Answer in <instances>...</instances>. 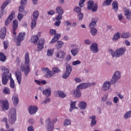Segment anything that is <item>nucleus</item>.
I'll return each mask as SVG.
<instances>
[{
	"instance_id": "f257e3e1",
	"label": "nucleus",
	"mask_w": 131,
	"mask_h": 131,
	"mask_svg": "<svg viewBox=\"0 0 131 131\" xmlns=\"http://www.w3.org/2000/svg\"><path fill=\"white\" fill-rule=\"evenodd\" d=\"M30 60L29 59V54L26 53L25 54V64H22L20 66L21 71L25 72L24 74L25 76H28L29 72H30V68H29V63Z\"/></svg>"
},
{
	"instance_id": "f03ea898",
	"label": "nucleus",
	"mask_w": 131,
	"mask_h": 131,
	"mask_svg": "<svg viewBox=\"0 0 131 131\" xmlns=\"http://www.w3.org/2000/svg\"><path fill=\"white\" fill-rule=\"evenodd\" d=\"M85 89H86V86L85 85H83L82 83L77 85L76 90L73 91L74 97L77 98H80L82 95L80 90H84Z\"/></svg>"
},
{
	"instance_id": "7ed1b4c3",
	"label": "nucleus",
	"mask_w": 131,
	"mask_h": 131,
	"mask_svg": "<svg viewBox=\"0 0 131 131\" xmlns=\"http://www.w3.org/2000/svg\"><path fill=\"white\" fill-rule=\"evenodd\" d=\"M121 78L120 72L118 71H116L112 77L110 82L112 84H115L117 83V81L119 80V79Z\"/></svg>"
},
{
	"instance_id": "20e7f679",
	"label": "nucleus",
	"mask_w": 131,
	"mask_h": 131,
	"mask_svg": "<svg viewBox=\"0 0 131 131\" xmlns=\"http://www.w3.org/2000/svg\"><path fill=\"white\" fill-rule=\"evenodd\" d=\"M88 10H92V12L95 13L98 10V4H94V1L90 0L88 2Z\"/></svg>"
},
{
	"instance_id": "39448f33",
	"label": "nucleus",
	"mask_w": 131,
	"mask_h": 131,
	"mask_svg": "<svg viewBox=\"0 0 131 131\" xmlns=\"http://www.w3.org/2000/svg\"><path fill=\"white\" fill-rule=\"evenodd\" d=\"M10 114L11 117L9 119V123H10V124H14L16 120V116L17 114L16 113V109L14 108L10 109Z\"/></svg>"
},
{
	"instance_id": "423d86ee",
	"label": "nucleus",
	"mask_w": 131,
	"mask_h": 131,
	"mask_svg": "<svg viewBox=\"0 0 131 131\" xmlns=\"http://www.w3.org/2000/svg\"><path fill=\"white\" fill-rule=\"evenodd\" d=\"M41 69L44 73H46L44 76V77H46V78H50V77L55 75V73L53 71H50V69L48 68H41Z\"/></svg>"
},
{
	"instance_id": "0eeeda50",
	"label": "nucleus",
	"mask_w": 131,
	"mask_h": 131,
	"mask_svg": "<svg viewBox=\"0 0 131 131\" xmlns=\"http://www.w3.org/2000/svg\"><path fill=\"white\" fill-rule=\"evenodd\" d=\"M0 104L1 105V108L2 110V111H7V110H9V101H8V100H1L0 101Z\"/></svg>"
},
{
	"instance_id": "6e6552de",
	"label": "nucleus",
	"mask_w": 131,
	"mask_h": 131,
	"mask_svg": "<svg viewBox=\"0 0 131 131\" xmlns=\"http://www.w3.org/2000/svg\"><path fill=\"white\" fill-rule=\"evenodd\" d=\"M125 51H126L125 47L118 48L116 50V58H119V57L123 56V55H124V53H125Z\"/></svg>"
},
{
	"instance_id": "1a4fd4ad",
	"label": "nucleus",
	"mask_w": 131,
	"mask_h": 131,
	"mask_svg": "<svg viewBox=\"0 0 131 131\" xmlns=\"http://www.w3.org/2000/svg\"><path fill=\"white\" fill-rule=\"evenodd\" d=\"M25 33H19L17 38H16V46L20 47L21 46V41L24 40V36H25Z\"/></svg>"
},
{
	"instance_id": "9d476101",
	"label": "nucleus",
	"mask_w": 131,
	"mask_h": 131,
	"mask_svg": "<svg viewBox=\"0 0 131 131\" xmlns=\"http://www.w3.org/2000/svg\"><path fill=\"white\" fill-rule=\"evenodd\" d=\"M55 57L57 59H62V60H64V59H65V57H66V53H65L63 51L58 50L55 53Z\"/></svg>"
},
{
	"instance_id": "9b49d317",
	"label": "nucleus",
	"mask_w": 131,
	"mask_h": 131,
	"mask_svg": "<svg viewBox=\"0 0 131 131\" xmlns=\"http://www.w3.org/2000/svg\"><path fill=\"white\" fill-rule=\"evenodd\" d=\"M111 82L109 81H105L103 85H102V91H104V92H107V91H109V92H111V90H110V89H111Z\"/></svg>"
},
{
	"instance_id": "f8f14e48",
	"label": "nucleus",
	"mask_w": 131,
	"mask_h": 131,
	"mask_svg": "<svg viewBox=\"0 0 131 131\" xmlns=\"http://www.w3.org/2000/svg\"><path fill=\"white\" fill-rule=\"evenodd\" d=\"M46 123L47 124V128L48 131H53L54 130V124L52 123L51 122V119L48 118L46 120Z\"/></svg>"
},
{
	"instance_id": "ddd939ff",
	"label": "nucleus",
	"mask_w": 131,
	"mask_h": 131,
	"mask_svg": "<svg viewBox=\"0 0 131 131\" xmlns=\"http://www.w3.org/2000/svg\"><path fill=\"white\" fill-rule=\"evenodd\" d=\"M28 110L30 115H33V114H35V113L37 112L38 108H37V106L35 105H31L29 107Z\"/></svg>"
},
{
	"instance_id": "4468645a",
	"label": "nucleus",
	"mask_w": 131,
	"mask_h": 131,
	"mask_svg": "<svg viewBox=\"0 0 131 131\" xmlns=\"http://www.w3.org/2000/svg\"><path fill=\"white\" fill-rule=\"evenodd\" d=\"M15 76L17 80L18 84H21V81L22 80V74L20 70H17L15 72Z\"/></svg>"
},
{
	"instance_id": "2eb2a0df",
	"label": "nucleus",
	"mask_w": 131,
	"mask_h": 131,
	"mask_svg": "<svg viewBox=\"0 0 131 131\" xmlns=\"http://www.w3.org/2000/svg\"><path fill=\"white\" fill-rule=\"evenodd\" d=\"M14 15H15V12L12 11L11 14L9 15L8 17L5 20V25L6 26H8L13 20V18H14Z\"/></svg>"
},
{
	"instance_id": "dca6fc26",
	"label": "nucleus",
	"mask_w": 131,
	"mask_h": 131,
	"mask_svg": "<svg viewBox=\"0 0 131 131\" xmlns=\"http://www.w3.org/2000/svg\"><path fill=\"white\" fill-rule=\"evenodd\" d=\"M11 73L10 74L9 76H2V82L4 85H7L8 84V81H9V79L11 78Z\"/></svg>"
},
{
	"instance_id": "f3484780",
	"label": "nucleus",
	"mask_w": 131,
	"mask_h": 131,
	"mask_svg": "<svg viewBox=\"0 0 131 131\" xmlns=\"http://www.w3.org/2000/svg\"><path fill=\"white\" fill-rule=\"evenodd\" d=\"M98 47V44H97V43H93L90 47V50L92 52V53L96 54L97 52H99Z\"/></svg>"
},
{
	"instance_id": "a211bd4d",
	"label": "nucleus",
	"mask_w": 131,
	"mask_h": 131,
	"mask_svg": "<svg viewBox=\"0 0 131 131\" xmlns=\"http://www.w3.org/2000/svg\"><path fill=\"white\" fill-rule=\"evenodd\" d=\"M89 118L91 120L90 125L93 127V126H95V125L97 124V120L96 119L97 118V117L95 115H92L89 117Z\"/></svg>"
},
{
	"instance_id": "6ab92c4d",
	"label": "nucleus",
	"mask_w": 131,
	"mask_h": 131,
	"mask_svg": "<svg viewBox=\"0 0 131 131\" xmlns=\"http://www.w3.org/2000/svg\"><path fill=\"white\" fill-rule=\"evenodd\" d=\"M13 25V34L16 35V30L18 28V20L17 19L14 20L12 23Z\"/></svg>"
},
{
	"instance_id": "aec40b11",
	"label": "nucleus",
	"mask_w": 131,
	"mask_h": 131,
	"mask_svg": "<svg viewBox=\"0 0 131 131\" xmlns=\"http://www.w3.org/2000/svg\"><path fill=\"white\" fill-rule=\"evenodd\" d=\"M7 33V29L6 27H4L1 28V39H5V38L6 37V34Z\"/></svg>"
},
{
	"instance_id": "412c9836",
	"label": "nucleus",
	"mask_w": 131,
	"mask_h": 131,
	"mask_svg": "<svg viewBox=\"0 0 131 131\" xmlns=\"http://www.w3.org/2000/svg\"><path fill=\"white\" fill-rule=\"evenodd\" d=\"M61 37V34H58L56 33L54 35L53 38L51 40L50 43H54V42H56L59 40L60 38Z\"/></svg>"
},
{
	"instance_id": "4be33fe9",
	"label": "nucleus",
	"mask_w": 131,
	"mask_h": 131,
	"mask_svg": "<svg viewBox=\"0 0 131 131\" xmlns=\"http://www.w3.org/2000/svg\"><path fill=\"white\" fill-rule=\"evenodd\" d=\"M1 70L3 73L2 74V76H10L9 75V73H10V71L9 69H7L5 67H1Z\"/></svg>"
},
{
	"instance_id": "5701e85b",
	"label": "nucleus",
	"mask_w": 131,
	"mask_h": 131,
	"mask_svg": "<svg viewBox=\"0 0 131 131\" xmlns=\"http://www.w3.org/2000/svg\"><path fill=\"white\" fill-rule=\"evenodd\" d=\"M52 94V89L51 88L47 89L46 90L43 91L42 94L46 96L47 97H50Z\"/></svg>"
},
{
	"instance_id": "b1692460",
	"label": "nucleus",
	"mask_w": 131,
	"mask_h": 131,
	"mask_svg": "<svg viewBox=\"0 0 131 131\" xmlns=\"http://www.w3.org/2000/svg\"><path fill=\"white\" fill-rule=\"evenodd\" d=\"M124 15L126 17V19L130 20L131 18V10L130 9H126L124 11Z\"/></svg>"
},
{
	"instance_id": "393cba45",
	"label": "nucleus",
	"mask_w": 131,
	"mask_h": 131,
	"mask_svg": "<svg viewBox=\"0 0 131 131\" xmlns=\"http://www.w3.org/2000/svg\"><path fill=\"white\" fill-rule=\"evenodd\" d=\"M79 107L81 110H84L86 108L87 104L84 101H81L79 102Z\"/></svg>"
},
{
	"instance_id": "a878e982",
	"label": "nucleus",
	"mask_w": 131,
	"mask_h": 131,
	"mask_svg": "<svg viewBox=\"0 0 131 131\" xmlns=\"http://www.w3.org/2000/svg\"><path fill=\"white\" fill-rule=\"evenodd\" d=\"M73 109H77L76 107V101H71L70 104V112H72Z\"/></svg>"
},
{
	"instance_id": "bb28decb",
	"label": "nucleus",
	"mask_w": 131,
	"mask_h": 131,
	"mask_svg": "<svg viewBox=\"0 0 131 131\" xmlns=\"http://www.w3.org/2000/svg\"><path fill=\"white\" fill-rule=\"evenodd\" d=\"M79 52V48H73L71 50V53L74 57H75V56L78 54Z\"/></svg>"
},
{
	"instance_id": "cd10ccee",
	"label": "nucleus",
	"mask_w": 131,
	"mask_h": 131,
	"mask_svg": "<svg viewBox=\"0 0 131 131\" xmlns=\"http://www.w3.org/2000/svg\"><path fill=\"white\" fill-rule=\"evenodd\" d=\"M38 16H39V12L38 11H36L33 13L32 17L31 18V20H37L38 19Z\"/></svg>"
},
{
	"instance_id": "c85d7f7f",
	"label": "nucleus",
	"mask_w": 131,
	"mask_h": 131,
	"mask_svg": "<svg viewBox=\"0 0 131 131\" xmlns=\"http://www.w3.org/2000/svg\"><path fill=\"white\" fill-rule=\"evenodd\" d=\"M131 34L129 32H124L121 34V38H129Z\"/></svg>"
},
{
	"instance_id": "c756f323",
	"label": "nucleus",
	"mask_w": 131,
	"mask_h": 131,
	"mask_svg": "<svg viewBox=\"0 0 131 131\" xmlns=\"http://www.w3.org/2000/svg\"><path fill=\"white\" fill-rule=\"evenodd\" d=\"M113 10L115 12H117L118 11V3L117 1H114L112 3Z\"/></svg>"
},
{
	"instance_id": "7c9ffc66",
	"label": "nucleus",
	"mask_w": 131,
	"mask_h": 131,
	"mask_svg": "<svg viewBox=\"0 0 131 131\" xmlns=\"http://www.w3.org/2000/svg\"><path fill=\"white\" fill-rule=\"evenodd\" d=\"M120 38V34H119V32H117L115 35H114L113 37L112 38V40L113 41H117Z\"/></svg>"
},
{
	"instance_id": "2f4dec72",
	"label": "nucleus",
	"mask_w": 131,
	"mask_h": 131,
	"mask_svg": "<svg viewBox=\"0 0 131 131\" xmlns=\"http://www.w3.org/2000/svg\"><path fill=\"white\" fill-rule=\"evenodd\" d=\"M57 93L58 94L59 98H61V99L66 98V94L64 93V92L62 91H57Z\"/></svg>"
},
{
	"instance_id": "473e14b6",
	"label": "nucleus",
	"mask_w": 131,
	"mask_h": 131,
	"mask_svg": "<svg viewBox=\"0 0 131 131\" xmlns=\"http://www.w3.org/2000/svg\"><path fill=\"white\" fill-rule=\"evenodd\" d=\"M56 12L57 14L63 15V14H64V9H62L61 7H57L56 8Z\"/></svg>"
},
{
	"instance_id": "72a5a7b5",
	"label": "nucleus",
	"mask_w": 131,
	"mask_h": 131,
	"mask_svg": "<svg viewBox=\"0 0 131 131\" xmlns=\"http://www.w3.org/2000/svg\"><path fill=\"white\" fill-rule=\"evenodd\" d=\"M64 46V42L62 41H58L57 43L55 45L56 48L57 50H60L62 47Z\"/></svg>"
},
{
	"instance_id": "f704fd0d",
	"label": "nucleus",
	"mask_w": 131,
	"mask_h": 131,
	"mask_svg": "<svg viewBox=\"0 0 131 131\" xmlns=\"http://www.w3.org/2000/svg\"><path fill=\"white\" fill-rule=\"evenodd\" d=\"M90 32L93 36H95L98 33V30L96 28H92L90 30Z\"/></svg>"
},
{
	"instance_id": "c9c22d12",
	"label": "nucleus",
	"mask_w": 131,
	"mask_h": 131,
	"mask_svg": "<svg viewBox=\"0 0 131 131\" xmlns=\"http://www.w3.org/2000/svg\"><path fill=\"white\" fill-rule=\"evenodd\" d=\"M39 37H38V36L37 35H34L31 38V40L32 42H33L34 43H35V42H37V40H38V39Z\"/></svg>"
},
{
	"instance_id": "e433bc0d",
	"label": "nucleus",
	"mask_w": 131,
	"mask_h": 131,
	"mask_svg": "<svg viewBox=\"0 0 131 131\" xmlns=\"http://www.w3.org/2000/svg\"><path fill=\"white\" fill-rule=\"evenodd\" d=\"M12 101L13 102V105H17L18 103H19V99L18 98V96H14L12 97Z\"/></svg>"
},
{
	"instance_id": "4c0bfd02",
	"label": "nucleus",
	"mask_w": 131,
	"mask_h": 131,
	"mask_svg": "<svg viewBox=\"0 0 131 131\" xmlns=\"http://www.w3.org/2000/svg\"><path fill=\"white\" fill-rule=\"evenodd\" d=\"M97 25V21H96V20L95 18L92 19V22L90 24L89 27L91 29L94 28V27H96Z\"/></svg>"
},
{
	"instance_id": "58836bf2",
	"label": "nucleus",
	"mask_w": 131,
	"mask_h": 131,
	"mask_svg": "<svg viewBox=\"0 0 131 131\" xmlns=\"http://www.w3.org/2000/svg\"><path fill=\"white\" fill-rule=\"evenodd\" d=\"M113 0H105L102 3V6L103 7H106V6H110L111 3H112Z\"/></svg>"
},
{
	"instance_id": "ea45409f",
	"label": "nucleus",
	"mask_w": 131,
	"mask_h": 131,
	"mask_svg": "<svg viewBox=\"0 0 131 131\" xmlns=\"http://www.w3.org/2000/svg\"><path fill=\"white\" fill-rule=\"evenodd\" d=\"M10 3H11V1L10 0H8L3 4L2 6L1 7V9H2V11H3V10H5V8H6V7H7V6H8V5L10 4Z\"/></svg>"
},
{
	"instance_id": "a19ab883",
	"label": "nucleus",
	"mask_w": 131,
	"mask_h": 131,
	"mask_svg": "<svg viewBox=\"0 0 131 131\" xmlns=\"http://www.w3.org/2000/svg\"><path fill=\"white\" fill-rule=\"evenodd\" d=\"M66 72H68L69 73H71L72 71V67L69 64L66 65Z\"/></svg>"
},
{
	"instance_id": "79ce46f5",
	"label": "nucleus",
	"mask_w": 131,
	"mask_h": 131,
	"mask_svg": "<svg viewBox=\"0 0 131 131\" xmlns=\"http://www.w3.org/2000/svg\"><path fill=\"white\" fill-rule=\"evenodd\" d=\"M3 94L5 95H10L11 94V91L8 87H5L3 90Z\"/></svg>"
},
{
	"instance_id": "37998d69",
	"label": "nucleus",
	"mask_w": 131,
	"mask_h": 131,
	"mask_svg": "<svg viewBox=\"0 0 131 131\" xmlns=\"http://www.w3.org/2000/svg\"><path fill=\"white\" fill-rule=\"evenodd\" d=\"M6 59H7V57H6L5 54L0 53V61L2 62H5V61H6Z\"/></svg>"
},
{
	"instance_id": "c03bdc74",
	"label": "nucleus",
	"mask_w": 131,
	"mask_h": 131,
	"mask_svg": "<svg viewBox=\"0 0 131 131\" xmlns=\"http://www.w3.org/2000/svg\"><path fill=\"white\" fill-rule=\"evenodd\" d=\"M131 117V111L126 112V113L124 115V119H127Z\"/></svg>"
},
{
	"instance_id": "a18cd8bd",
	"label": "nucleus",
	"mask_w": 131,
	"mask_h": 131,
	"mask_svg": "<svg viewBox=\"0 0 131 131\" xmlns=\"http://www.w3.org/2000/svg\"><path fill=\"white\" fill-rule=\"evenodd\" d=\"M10 86L11 88V89H14L15 88V81L13 80V78H10Z\"/></svg>"
},
{
	"instance_id": "49530a36",
	"label": "nucleus",
	"mask_w": 131,
	"mask_h": 131,
	"mask_svg": "<svg viewBox=\"0 0 131 131\" xmlns=\"http://www.w3.org/2000/svg\"><path fill=\"white\" fill-rule=\"evenodd\" d=\"M31 29H33L35 26H36V22L37 20L34 19H31Z\"/></svg>"
},
{
	"instance_id": "de8ad7c7",
	"label": "nucleus",
	"mask_w": 131,
	"mask_h": 131,
	"mask_svg": "<svg viewBox=\"0 0 131 131\" xmlns=\"http://www.w3.org/2000/svg\"><path fill=\"white\" fill-rule=\"evenodd\" d=\"M71 124V121L70 120L67 119L64 120L63 123L64 126H67L68 125H70Z\"/></svg>"
},
{
	"instance_id": "09e8293b",
	"label": "nucleus",
	"mask_w": 131,
	"mask_h": 131,
	"mask_svg": "<svg viewBox=\"0 0 131 131\" xmlns=\"http://www.w3.org/2000/svg\"><path fill=\"white\" fill-rule=\"evenodd\" d=\"M84 85L86 86V89H88V88H90L92 86V85H96V82H93L92 83H82Z\"/></svg>"
},
{
	"instance_id": "8fccbe9b",
	"label": "nucleus",
	"mask_w": 131,
	"mask_h": 131,
	"mask_svg": "<svg viewBox=\"0 0 131 131\" xmlns=\"http://www.w3.org/2000/svg\"><path fill=\"white\" fill-rule=\"evenodd\" d=\"M52 70H53V72H54V74H55V73H59L61 72V70H60V69H59V68H58L57 67L53 68Z\"/></svg>"
},
{
	"instance_id": "3c124183",
	"label": "nucleus",
	"mask_w": 131,
	"mask_h": 131,
	"mask_svg": "<svg viewBox=\"0 0 131 131\" xmlns=\"http://www.w3.org/2000/svg\"><path fill=\"white\" fill-rule=\"evenodd\" d=\"M109 52L111 55H112L113 58H114V57L116 58V51H114V50L110 49Z\"/></svg>"
},
{
	"instance_id": "603ef678",
	"label": "nucleus",
	"mask_w": 131,
	"mask_h": 131,
	"mask_svg": "<svg viewBox=\"0 0 131 131\" xmlns=\"http://www.w3.org/2000/svg\"><path fill=\"white\" fill-rule=\"evenodd\" d=\"M50 102H51V99L49 97H47L45 100L41 102V104L46 105V104H48V103H50Z\"/></svg>"
},
{
	"instance_id": "864d4df0",
	"label": "nucleus",
	"mask_w": 131,
	"mask_h": 131,
	"mask_svg": "<svg viewBox=\"0 0 131 131\" xmlns=\"http://www.w3.org/2000/svg\"><path fill=\"white\" fill-rule=\"evenodd\" d=\"M73 66H76V65H80V64H81V61L79 60H77L74 61H73L72 63Z\"/></svg>"
},
{
	"instance_id": "5fc2aeb1",
	"label": "nucleus",
	"mask_w": 131,
	"mask_h": 131,
	"mask_svg": "<svg viewBox=\"0 0 131 131\" xmlns=\"http://www.w3.org/2000/svg\"><path fill=\"white\" fill-rule=\"evenodd\" d=\"M70 75V73L65 72L62 75V78H63L64 79H66V78H68V77H69Z\"/></svg>"
},
{
	"instance_id": "6e6d98bb",
	"label": "nucleus",
	"mask_w": 131,
	"mask_h": 131,
	"mask_svg": "<svg viewBox=\"0 0 131 131\" xmlns=\"http://www.w3.org/2000/svg\"><path fill=\"white\" fill-rule=\"evenodd\" d=\"M78 18L79 21H82V19L83 18V14H82V13H78Z\"/></svg>"
},
{
	"instance_id": "4d7b16f0",
	"label": "nucleus",
	"mask_w": 131,
	"mask_h": 131,
	"mask_svg": "<svg viewBox=\"0 0 131 131\" xmlns=\"http://www.w3.org/2000/svg\"><path fill=\"white\" fill-rule=\"evenodd\" d=\"M74 11L76 13H78V14H79V13L81 12V8H80L79 7H76L74 8Z\"/></svg>"
},
{
	"instance_id": "13d9d810",
	"label": "nucleus",
	"mask_w": 131,
	"mask_h": 131,
	"mask_svg": "<svg viewBox=\"0 0 131 131\" xmlns=\"http://www.w3.org/2000/svg\"><path fill=\"white\" fill-rule=\"evenodd\" d=\"M53 54H54L53 51H52V50H50V49L48 50L47 56H48V57H51V56H52V55H53Z\"/></svg>"
},
{
	"instance_id": "bf43d9fd",
	"label": "nucleus",
	"mask_w": 131,
	"mask_h": 131,
	"mask_svg": "<svg viewBox=\"0 0 131 131\" xmlns=\"http://www.w3.org/2000/svg\"><path fill=\"white\" fill-rule=\"evenodd\" d=\"M38 45L43 46L45 45V39H39Z\"/></svg>"
},
{
	"instance_id": "052dcab7",
	"label": "nucleus",
	"mask_w": 131,
	"mask_h": 131,
	"mask_svg": "<svg viewBox=\"0 0 131 131\" xmlns=\"http://www.w3.org/2000/svg\"><path fill=\"white\" fill-rule=\"evenodd\" d=\"M43 49V45H37V52H40Z\"/></svg>"
},
{
	"instance_id": "680f3d73",
	"label": "nucleus",
	"mask_w": 131,
	"mask_h": 131,
	"mask_svg": "<svg viewBox=\"0 0 131 131\" xmlns=\"http://www.w3.org/2000/svg\"><path fill=\"white\" fill-rule=\"evenodd\" d=\"M63 14H58V15L55 17V19L57 20V21H60V20H62V18L63 17L62 16Z\"/></svg>"
},
{
	"instance_id": "e2e57ef3",
	"label": "nucleus",
	"mask_w": 131,
	"mask_h": 131,
	"mask_svg": "<svg viewBox=\"0 0 131 131\" xmlns=\"http://www.w3.org/2000/svg\"><path fill=\"white\" fill-rule=\"evenodd\" d=\"M64 25H66V26H70L71 27H72V23L69 21H64Z\"/></svg>"
},
{
	"instance_id": "0e129e2a",
	"label": "nucleus",
	"mask_w": 131,
	"mask_h": 131,
	"mask_svg": "<svg viewBox=\"0 0 131 131\" xmlns=\"http://www.w3.org/2000/svg\"><path fill=\"white\" fill-rule=\"evenodd\" d=\"M57 33L56 30L51 29L50 30V34L51 35H55Z\"/></svg>"
},
{
	"instance_id": "69168bd1",
	"label": "nucleus",
	"mask_w": 131,
	"mask_h": 131,
	"mask_svg": "<svg viewBox=\"0 0 131 131\" xmlns=\"http://www.w3.org/2000/svg\"><path fill=\"white\" fill-rule=\"evenodd\" d=\"M107 99H108V94H105L102 98V102H106V101H107Z\"/></svg>"
},
{
	"instance_id": "338daca9",
	"label": "nucleus",
	"mask_w": 131,
	"mask_h": 131,
	"mask_svg": "<svg viewBox=\"0 0 131 131\" xmlns=\"http://www.w3.org/2000/svg\"><path fill=\"white\" fill-rule=\"evenodd\" d=\"M28 131H34V128L33 127V126L31 125L28 127L27 128Z\"/></svg>"
},
{
	"instance_id": "774afa93",
	"label": "nucleus",
	"mask_w": 131,
	"mask_h": 131,
	"mask_svg": "<svg viewBox=\"0 0 131 131\" xmlns=\"http://www.w3.org/2000/svg\"><path fill=\"white\" fill-rule=\"evenodd\" d=\"M47 14H48L49 15H53L55 14V11H54L53 10H50L47 12Z\"/></svg>"
}]
</instances>
